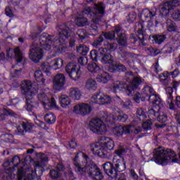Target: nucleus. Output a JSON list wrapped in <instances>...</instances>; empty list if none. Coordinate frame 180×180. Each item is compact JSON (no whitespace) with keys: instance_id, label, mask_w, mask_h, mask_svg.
I'll use <instances>...</instances> for the list:
<instances>
[{"instance_id":"17","label":"nucleus","mask_w":180,"mask_h":180,"mask_svg":"<svg viewBox=\"0 0 180 180\" xmlns=\"http://www.w3.org/2000/svg\"><path fill=\"white\" fill-rule=\"evenodd\" d=\"M111 103L112 98L110 96L101 93L94 94L90 100L91 105H94V103H97L98 105H109Z\"/></svg>"},{"instance_id":"18","label":"nucleus","mask_w":180,"mask_h":180,"mask_svg":"<svg viewBox=\"0 0 180 180\" xmlns=\"http://www.w3.org/2000/svg\"><path fill=\"white\" fill-rule=\"evenodd\" d=\"M92 112V107L88 103H81L75 106L73 112L76 115H81L82 116H86Z\"/></svg>"},{"instance_id":"2","label":"nucleus","mask_w":180,"mask_h":180,"mask_svg":"<svg viewBox=\"0 0 180 180\" xmlns=\"http://www.w3.org/2000/svg\"><path fill=\"white\" fill-rule=\"evenodd\" d=\"M73 164L75 165V171L78 175L85 176V178H91L92 180L103 179V174L101 172V169L94 162L89 164L84 162L85 165L82 164V162H79L78 154H76L73 160Z\"/></svg>"},{"instance_id":"52","label":"nucleus","mask_w":180,"mask_h":180,"mask_svg":"<svg viewBox=\"0 0 180 180\" xmlns=\"http://www.w3.org/2000/svg\"><path fill=\"white\" fill-rule=\"evenodd\" d=\"M152 70L155 72L156 74H160L162 71V68L158 64V62H156L155 64H153L152 66Z\"/></svg>"},{"instance_id":"3","label":"nucleus","mask_w":180,"mask_h":180,"mask_svg":"<svg viewBox=\"0 0 180 180\" xmlns=\"http://www.w3.org/2000/svg\"><path fill=\"white\" fill-rule=\"evenodd\" d=\"M53 38L47 33H42L39 38L40 46L33 45L30 50L29 57L34 63H39L43 57V49L49 51L53 46Z\"/></svg>"},{"instance_id":"58","label":"nucleus","mask_w":180,"mask_h":180,"mask_svg":"<svg viewBox=\"0 0 180 180\" xmlns=\"http://www.w3.org/2000/svg\"><path fill=\"white\" fill-rule=\"evenodd\" d=\"M172 18L174 20H180V11H177L173 12V13L172 15Z\"/></svg>"},{"instance_id":"51","label":"nucleus","mask_w":180,"mask_h":180,"mask_svg":"<svg viewBox=\"0 0 180 180\" xmlns=\"http://www.w3.org/2000/svg\"><path fill=\"white\" fill-rule=\"evenodd\" d=\"M158 113L154 110V109H150L148 110V117L150 120L157 119L158 117Z\"/></svg>"},{"instance_id":"59","label":"nucleus","mask_w":180,"mask_h":180,"mask_svg":"<svg viewBox=\"0 0 180 180\" xmlns=\"http://www.w3.org/2000/svg\"><path fill=\"white\" fill-rule=\"evenodd\" d=\"M78 63L80 64V65H86L88 60H86V58L85 57H80L78 59Z\"/></svg>"},{"instance_id":"54","label":"nucleus","mask_w":180,"mask_h":180,"mask_svg":"<svg viewBox=\"0 0 180 180\" xmlns=\"http://www.w3.org/2000/svg\"><path fill=\"white\" fill-rule=\"evenodd\" d=\"M120 105L124 109H130V107L132 106L131 101L130 100L121 101Z\"/></svg>"},{"instance_id":"55","label":"nucleus","mask_w":180,"mask_h":180,"mask_svg":"<svg viewBox=\"0 0 180 180\" xmlns=\"http://www.w3.org/2000/svg\"><path fill=\"white\" fill-rule=\"evenodd\" d=\"M136 116L139 119V120H144V110L143 108H138L136 110Z\"/></svg>"},{"instance_id":"7","label":"nucleus","mask_w":180,"mask_h":180,"mask_svg":"<svg viewBox=\"0 0 180 180\" xmlns=\"http://www.w3.org/2000/svg\"><path fill=\"white\" fill-rule=\"evenodd\" d=\"M153 158L151 161H155L156 164H165V162H178L176 153L171 149L164 150L162 148H158L154 150Z\"/></svg>"},{"instance_id":"5","label":"nucleus","mask_w":180,"mask_h":180,"mask_svg":"<svg viewBox=\"0 0 180 180\" xmlns=\"http://www.w3.org/2000/svg\"><path fill=\"white\" fill-rule=\"evenodd\" d=\"M4 169V174L3 176V180H11L12 172L15 171V168H18V180L23 176L25 174V169L23 168V163H20V158L19 156H14L11 160H7L3 164V167H12Z\"/></svg>"},{"instance_id":"24","label":"nucleus","mask_w":180,"mask_h":180,"mask_svg":"<svg viewBox=\"0 0 180 180\" xmlns=\"http://www.w3.org/2000/svg\"><path fill=\"white\" fill-rule=\"evenodd\" d=\"M61 171H64V166L63 164H58L56 169H51L49 175L53 179H57L61 176Z\"/></svg>"},{"instance_id":"45","label":"nucleus","mask_w":180,"mask_h":180,"mask_svg":"<svg viewBox=\"0 0 180 180\" xmlns=\"http://www.w3.org/2000/svg\"><path fill=\"white\" fill-rule=\"evenodd\" d=\"M112 67L116 71H120L122 72H124V71H127V70L126 66L122 63L112 64Z\"/></svg>"},{"instance_id":"57","label":"nucleus","mask_w":180,"mask_h":180,"mask_svg":"<svg viewBox=\"0 0 180 180\" xmlns=\"http://www.w3.org/2000/svg\"><path fill=\"white\" fill-rule=\"evenodd\" d=\"M160 79H169V74L168 72H164L163 73H159Z\"/></svg>"},{"instance_id":"20","label":"nucleus","mask_w":180,"mask_h":180,"mask_svg":"<svg viewBox=\"0 0 180 180\" xmlns=\"http://www.w3.org/2000/svg\"><path fill=\"white\" fill-rule=\"evenodd\" d=\"M53 89L61 91L65 85V76L63 73L57 74L53 79Z\"/></svg>"},{"instance_id":"35","label":"nucleus","mask_w":180,"mask_h":180,"mask_svg":"<svg viewBox=\"0 0 180 180\" xmlns=\"http://www.w3.org/2000/svg\"><path fill=\"white\" fill-rule=\"evenodd\" d=\"M14 53L15 56V60L18 64H19V63H21L23 61V60H25L23 53H22V51H20V49H19V47H17L14 49Z\"/></svg>"},{"instance_id":"22","label":"nucleus","mask_w":180,"mask_h":180,"mask_svg":"<svg viewBox=\"0 0 180 180\" xmlns=\"http://www.w3.org/2000/svg\"><path fill=\"white\" fill-rule=\"evenodd\" d=\"M157 119L158 122L162 124H155V127H157V129H164V127L167 126V124L165 122L168 121V116H167V114L164 112H160V114H158Z\"/></svg>"},{"instance_id":"34","label":"nucleus","mask_w":180,"mask_h":180,"mask_svg":"<svg viewBox=\"0 0 180 180\" xmlns=\"http://www.w3.org/2000/svg\"><path fill=\"white\" fill-rule=\"evenodd\" d=\"M76 51L81 56H86L89 52V48L84 44H80L79 46H77Z\"/></svg>"},{"instance_id":"16","label":"nucleus","mask_w":180,"mask_h":180,"mask_svg":"<svg viewBox=\"0 0 180 180\" xmlns=\"http://www.w3.org/2000/svg\"><path fill=\"white\" fill-rule=\"evenodd\" d=\"M143 29H144V26L141 22H136L135 30L138 32L139 36L134 34H131L129 37V39L131 43L134 44L137 40H140L141 43H143V41L147 39L146 36H144V32H143Z\"/></svg>"},{"instance_id":"33","label":"nucleus","mask_w":180,"mask_h":180,"mask_svg":"<svg viewBox=\"0 0 180 180\" xmlns=\"http://www.w3.org/2000/svg\"><path fill=\"white\" fill-rule=\"evenodd\" d=\"M166 27L168 32H176V30H178L176 24L171 19L167 20Z\"/></svg>"},{"instance_id":"47","label":"nucleus","mask_w":180,"mask_h":180,"mask_svg":"<svg viewBox=\"0 0 180 180\" xmlns=\"http://www.w3.org/2000/svg\"><path fill=\"white\" fill-rule=\"evenodd\" d=\"M173 92L172 87L169 86L166 88V94H167V102H174V96H172Z\"/></svg>"},{"instance_id":"63","label":"nucleus","mask_w":180,"mask_h":180,"mask_svg":"<svg viewBox=\"0 0 180 180\" xmlns=\"http://www.w3.org/2000/svg\"><path fill=\"white\" fill-rule=\"evenodd\" d=\"M5 13L6 16H8L9 18H12V16H13V12H12V9H11L10 7L6 8Z\"/></svg>"},{"instance_id":"49","label":"nucleus","mask_w":180,"mask_h":180,"mask_svg":"<svg viewBox=\"0 0 180 180\" xmlns=\"http://www.w3.org/2000/svg\"><path fill=\"white\" fill-rule=\"evenodd\" d=\"M139 126L142 129L141 131H143V129L145 131H148V130H151V126H153V123L151 122V121H146L143 123L142 126L141 125H139Z\"/></svg>"},{"instance_id":"60","label":"nucleus","mask_w":180,"mask_h":180,"mask_svg":"<svg viewBox=\"0 0 180 180\" xmlns=\"http://www.w3.org/2000/svg\"><path fill=\"white\" fill-rule=\"evenodd\" d=\"M41 68L45 72H49V70H50V65L47 63H43L41 65Z\"/></svg>"},{"instance_id":"11","label":"nucleus","mask_w":180,"mask_h":180,"mask_svg":"<svg viewBox=\"0 0 180 180\" xmlns=\"http://www.w3.org/2000/svg\"><path fill=\"white\" fill-rule=\"evenodd\" d=\"M83 15H90L92 22L94 25H99L105 15V6L103 3L95 4L94 7H85L83 10Z\"/></svg>"},{"instance_id":"31","label":"nucleus","mask_w":180,"mask_h":180,"mask_svg":"<svg viewBox=\"0 0 180 180\" xmlns=\"http://www.w3.org/2000/svg\"><path fill=\"white\" fill-rule=\"evenodd\" d=\"M63 65L64 61L61 58L55 59L51 60L50 63V65L53 70H60V68H62Z\"/></svg>"},{"instance_id":"42","label":"nucleus","mask_w":180,"mask_h":180,"mask_svg":"<svg viewBox=\"0 0 180 180\" xmlns=\"http://www.w3.org/2000/svg\"><path fill=\"white\" fill-rule=\"evenodd\" d=\"M105 34L106 33H104L103 34L100 35L98 38L94 41L92 44L93 47L98 49L99 46H102V43H103L104 38L106 39V37H105Z\"/></svg>"},{"instance_id":"10","label":"nucleus","mask_w":180,"mask_h":180,"mask_svg":"<svg viewBox=\"0 0 180 180\" xmlns=\"http://www.w3.org/2000/svg\"><path fill=\"white\" fill-rule=\"evenodd\" d=\"M113 163L106 162L103 165L104 172L110 178L116 179L117 178V172H123L126 169V162L123 160L112 159Z\"/></svg>"},{"instance_id":"19","label":"nucleus","mask_w":180,"mask_h":180,"mask_svg":"<svg viewBox=\"0 0 180 180\" xmlns=\"http://www.w3.org/2000/svg\"><path fill=\"white\" fill-rule=\"evenodd\" d=\"M98 54L100 60L103 64H113V57L108 52V50L103 47L98 48Z\"/></svg>"},{"instance_id":"46","label":"nucleus","mask_w":180,"mask_h":180,"mask_svg":"<svg viewBox=\"0 0 180 180\" xmlns=\"http://www.w3.org/2000/svg\"><path fill=\"white\" fill-rule=\"evenodd\" d=\"M15 136H25L26 134V131L22 128V125L20 124L14 131Z\"/></svg>"},{"instance_id":"29","label":"nucleus","mask_w":180,"mask_h":180,"mask_svg":"<svg viewBox=\"0 0 180 180\" xmlns=\"http://www.w3.org/2000/svg\"><path fill=\"white\" fill-rule=\"evenodd\" d=\"M121 57L124 60V63H127L129 65L133 63L134 60V56L132 53L124 51L121 53Z\"/></svg>"},{"instance_id":"28","label":"nucleus","mask_w":180,"mask_h":180,"mask_svg":"<svg viewBox=\"0 0 180 180\" xmlns=\"http://www.w3.org/2000/svg\"><path fill=\"white\" fill-rule=\"evenodd\" d=\"M5 116H12L13 117H16L18 115L9 108H4L3 113H0V122L5 120Z\"/></svg>"},{"instance_id":"41","label":"nucleus","mask_w":180,"mask_h":180,"mask_svg":"<svg viewBox=\"0 0 180 180\" xmlns=\"http://www.w3.org/2000/svg\"><path fill=\"white\" fill-rule=\"evenodd\" d=\"M153 39L155 43H156V44H161L162 43H164V41H165V39H167V35L156 34V35L153 36Z\"/></svg>"},{"instance_id":"61","label":"nucleus","mask_w":180,"mask_h":180,"mask_svg":"<svg viewBox=\"0 0 180 180\" xmlns=\"http://www.w3.org/2000/svg\"><path fill=\"white\" fill-rule=\"evenodd\" d=\"M75 147H77V142L75 139H72L68 145V148H75Z\"/></svg>"},{"instance_id":"39","label":"nucleus","mask_w":180,"mask_h":180,"mask_svg":"<svg viewBox=\"0 0 180 180\" xmlns=\"http://www.w3.org/2000/svg\"><path fill=\"white\" fill-rule=\"evenodd\" d=\"M20 125L22 126V129H25V132L32 131L33 129V124L29 122L27 120H24L20 122Z\"/></svg>"},{"instance_id":"30","label":"nucleus","mask_w":180,"mask_h":180,"mask_svg":"<svg viewBox=\"0 0 180 180\" xmlns=\"http://www.w3.org/2000/svg\"><path fill=\"white\" fill-rule=\"evenodd\" d=\"M75 23L77 26L79 27H84V26H88L91 22L88 20V18L85 17H77L75 19Z\"/></svg>"},{"instance_id":"53","label":"nucleus","mask_w":180,"mask_h":180,"mask_svg":"<svg viewBox=\"0 0 180 180\" xmlns=\"http://www.w3.org/2000/svg\"><path fill=\"white\" fill-rule=\"evenodd\" d=\"M115 153L117 154V155H118V157H122V155H124L126 153H127V149L124 148H119L115 150Z\"/></svg>"},{"instance_id":"37","label":"nucleus","mask_w":180,"mask_h":180,"mask_svg":"<svg viewBox=\"0 0 180 180\" xmlns=\"http://www.w3.org/2000/svg\"><path fill=\"white\" fill-rule=\"evenodd\" d=\"M142 16H144L146 18L153 19L155 15H157V12L154 10L150 11L148 9H145L141 13Z\"/></svg>"},{"instance_id":"43","label":"nucleus","mask_w":180,"mask_h":180,"mask_svg":"<svg viewBox=\"0 0 180 180\" xmlns=\"http://www.w3.org/2000/svg\"><path fill=\"white\" fill-rule=\"evenodd\" d=\"M104 46L106 49V50L108 51H115V50H116V49H117V44L116 43H110L109 41H105L104 42Z\"/></svg>"},{"instance_id":"1","label":"nucleus","mask_w":180,"mask_h":180,"mask_svg":"<svg viewBox=\"0 0 180 180\" xmlns=\"http://www.w3.org/2000/svg\"><path fill=\"white\" fill-rule=\"evenodd\" d=\"M112 119L121 122V123H126L129 119V115L124 112H117L116 117L113 115H105L103 116L102 120L94 118L89 122V129L93 133L103 134V133H106V125H105V123H110Z\"/></svg>"},{"instance_id":"56","label":"nucleus","mask_w":180,"mask_h":180,"mask_svg":"<svg viewBox=\"0 0 180 180\" xmlns=\"http://www.w3.org/2000/svg\"><path fill=\"white\" fill-rule=\"evenodd\" d=\"M89 56L93 61H98V51L96 50H91Z\"/></svg>"},{"instance_id":"25","label":"nucleus","mask_w":180,"mask_h":180,"mask_svg":"<svg viewBox=\"0 0 180 180\" xmlns=\"http://www.w3.org/2000/svg\"><path fill=\"white\" fill-rule=\"evenodd\" d=\"M112 77L109 75V73L104 72L103 70L100 71V74L96 77L97 82H101L102 84L108 83V81L111 79Z\"/></svg>"},{"instance_id":"32","label":"nucleus","mask_w":180,"mask_h":180,"mask_svg":"<svg viewBox=\"0 0 180 180\" xmlns=\"http://www.w3.org/2000/svg\"><path fill=\"white\" fill-rule=\"evenodd\" d=\"M59 102L60 103V105L64 108L66 109L67 106L71 103V100L70 99V97L65 95H62L59 98Z\"/></svg>"},{"instance_id":"27","label":"nucleus","mask_w":180,"mask_h":180,"mask_svg":"<svg viewBox=\"0 0 180 180\" xmlns=\"http://www.w3.org/2000/svg\"><path fill=\"white\" fill-rule=\"evenodd\" d=\"M37 98L38 101L41 103L42 106H44V108H46L47 105L50 103V98L44 93H39L38 94Z\"/></svg>"},{"instance_id":"26","label":"nucleus","mask_w":180,"mask_h":180,"mask_svg":"<svg viewBox=\"0 0 180 180\" xmlns=\"http://www.w3.org/2000/svg\"><path fill=\"white\" fill-rule=\"evenodd\" d=\"M69 96L70 98H72V99L79 101V99H81V96H82V94H81V91L79 90L78 88L75 87L70 89Z\"/></svg>"},{"instance_id":"23","label":"nucleus","mask_w":180,"mask_h":180,"mask_svg":"<svg viewBox=\"0 0 180 180\" xmlns=\"http://www.w3.org/2000/svg\"><path fill=\"white\" fill-rule=\"evenodd\" d=\"M34 78L37 83V85L40 86V88H44L46 86V79L43 77V73L41 70H36L34 72Z\"/></svg>"},{"instance_id":"21","label":"nucleus","mask_w":180,"mask_h":180,"mask_svg":"<svg viewBox=\"0 0 180 180\" xmlns=\"http://www.w3.org/2000/svg\"><path fill=\"white\" fill-rule=\"evenodd\" d=\"M33 98L34 96H32V94H27V97H25L26 110L28 112H34V110L39 108V103L33 101Z\"/></svg>"},{"instance_id":"62","label":"nucleus","mask_w":180,"mask_h":180,"mask_svg":"<svg viewBox=\"0 0 180 180\" xmlns=\"http://www.w3.org/2000/svg\"><path fill=\"white\" fill-rule=\"evenodd\" d=\"M39 155L41 160V162H47V161H49V158L46 157L44 154L39 153Z\"/></svg>"},{"instance_id":"4","label":"nucleus","mask_w":180,"mask_h":180,"mask_svg":"<svg viewBox=\"0 0 180 180\" xmlns=\"http://www.w3.org/2000/svg\"><path fill=\"white\" fill-rule=\"evenodd\" d=\"M101 143L96 142L90 145L93 154L98 155L101 158H106L108 154L110 153L115 147V142L112 139L106 136L100 138Z\"/></svg>"},{"instance_id":"64","label":"nucleus","mask_w":180,"mask_h":180,"mask_svg":"<svg viewBox=\"0 0 180 180\" xmlns=\"http://www.w3.org/2000/svg\"><path fill=\"white\" fill-rule=\"evenodd\" d=\"M36 175H37V173L35 172H32V173L27 174V179L28 180H33L34 178H36Z\"/></svg>"},{"instance_id":"14","label":"nucleus","mask_w":180,"mask_h":180,"mask_svg":"<svg viewBox=\"0 0 180 180\" xmlns=\"http://www.w3.org/2000/svg\"><path fill=\"white\" fill-rule=\"evenodd\" d=\"M65 72L73 81H78L81 78V70L75 63H69L65 67Z\"/></svg>"},{"instance_id":"40","label":"nucleus","mask_w":180,"mask_h":180,"mask_svg":"<svg viewBox=\"0 0 180 180\" xmlns=\"http://www.w3.org/2000/svg\"><path fill=\"white\" fill-rule=\"evenodd\" d=\"M87 69L89 71H90V72H101V71H102L101 70V67H99V65L95 63L89 64Z\"/></svg>"},{"instance_id":"9","label":"nucleus","mask_w":180,"mask_h":180,"mask_svg":"<svg viewBox=\"0 0 180 180\" xmlns=\"http://www.w3.org/2000/svg\"><path fill=\"white\" fill-rule=\"evenodd\" d=\"M141 127L136 122L124 126L119 125L112 129V133L116 137H122L124 134L126 136H137L141 133Z\"/></svg>"},{"instance_id":"13","label":"nucleus","mask_w":180,"mask_h":180,"mask_svg":"<svg viewBox=\"0 0 180 180\" xmlns=\"http://www.w3.org/2000/svg\"><path fill=\"white\" fill-rule=\"evenodd\" d=\"M105 37L107 40H113L116 37V40L120 46H122V47L127 46V37H126L124 32H122L120 27H115L113 31L107 32L105 34Z\"/></svg>"},{"instance_id":"6","label":"nucleus","mask_w":180,"mask_h":180,"mask_svg":"<svg viewBox=\"0 0 180 180\" xmlns=\"http://www.w3.org/2000/svg\"><path fill=\"white\" fill-rule=\"evenodd\" d=\"M141 96L142 97H134V101H135L136 103H140V101H144L146 99L155 106H158L159 109H161V108L164 106V104L162 103V101H161L160 96H158V94L155 93V91H154V89H153L150 86H146L142 89Z\"/></svg>"},{"instance_id":"36","label":"nucleus","mask_w":180,"mask_h":180,"mask_svg":"<svg viewBox=\"0 0 180 180\" xmlns=\"http://www.w3.org/2000/svg\"><path fill=\"white\" fill-rule=\"evenodd\" d=\"M85 86L86 89H89V91H95L97 88L96 82L92 79H89L86 82Z\"/></svg>"},{"instance_id":"12","label":"nucleus","mask_w":180,"mask_h":180,"mask_svg":"<svg viewBox=\"0 0 180 180\" xmlns=\"http://www.w3.org/2000/svg\"><path fill=\"white\" fill-rule=\"evenodd\" d=\"M56 29L59 33V39H56L54 35L50 37L52 38L51 41L53 47L60 49V46L63 44L68 37H71L72 31L70 29V27L65 24L58 25Z\"/></svg>"},{"instance_id":"8","label":"nucleus","mask_w":180,"mask_h":180,"mask_svg":"<svg viewBox=\"0 0 180 180\" xmlns=\"http://www.w3.org/2000/svg\"><path fill=\"white\" fill-rule=\"evenodd\" d=\"M141 82V78L139 77H134L132 82L128 86L124 82L116 81L112 84L111 91L113 94H117L127 89V94L130 96V95H133V91L137 89Z\"/></svg>"},{"instance_id":"50","label":"nucleus","mask_w":180,"mask_h":180,"mask_svg":"<svg viewBox=\"0 0 180 180\" xmlns=\"http://www.w3.org/2000/svg\"><path fill=\"white\" fill-rule=\"evenodd\" d=\"M146 51L149 53V56H152L153 57H155V56H158V54H160L161 52L160 49H154L152 47L147 48Z\"/></svg>"},{"instance_id":"38","label":"nucleus","mask_w":180,"mask_h":180,"mask_svg":"<svg viewBox=\"0 0 180 180\" xmlns=\"http://www.w3.org/2000/svg\"><path fill=\"white\" fill-rule=\"evenodd\" d=\"M75 36H77L79 41H84L86 37V30L84 29H79L77 31Z\"/></svg>"},{"instance_id":"44","label":"nucleus","mask_w":180,"mask_h":180,"mask_svg":"<svg viewBox=\"0 0 180 180\" xmlns=\"http://www.w3.org/2000/svg\"><path fill=\"white\" fill-rule=\"evenodd\" d=\"M44 120L46 123H49V124H53V123H56V115L52 113L46 114L44 116Z\"/></svg>"},{"instance_id":"15","label":"nucleus","mask_w":180,"mask_h":180,"mask_svg":"<svg viewBox=\"0 0 180 180\" xmlns=\"http://www.w3.org/2000/svg\"><path fill=\"white\" fill-rule=\"evenodd\" d=\"M37 89H39V86L36 82L32 84V82L25 80L21 84V91L24 92L25 97H27V94H31L32 96H34V94L37 92Z\"/></svg>"},{"instance_id":"48","label":"nucleus","mask_w":180,"mask_h":180,"mask_svg":"<svg viewBox=\"0 0 180 180\" xmlns=\"http://www.w3.org/2000/svg\"><path fill=\"white\" fill-rule=\"evenodd\" d=\"M137 19V14L134 11H131L127 17V20L129 23H133Z\"/></svg>"}]
</instances>
